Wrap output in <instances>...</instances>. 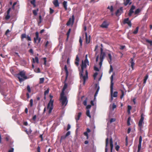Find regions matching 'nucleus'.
Wrapping results in <instances>:
<instances>
[{"mask_svg":"<svg viewBox=\"0 0 152 152\" xmlns=\"http://www.w3.org/2000/svg\"><path fill=\"white\" fill-rule=\"evenodd\" d=\"M123 9L122 7H121L119 9H118L115 12V15L116 16H118L120 15L122 12Z\"/></svg>","mask_w":152,"mask_h":152,"instance_id":"obj_12","label":"nucleus"},{"mask_svg":"<svg viewBox=\"0 0 152 152\" xmlns=\"http://www.w3.org/2000/svg\"><path fill=\"white\" fill-rule=\"evenodd\" d=\"M130 0H126V1L124 3V4L125 6L127 5L130 2Z\"/></svg>","mask_w":152,"mask_h":152,"instance_id":"obj_37","label":"nucleus"},{"mask_svg":"<svg viewBox=\"0 0 152 152\" xmlns=\"http://www.w3.org/2000/svg\"><path fill=\"white\" fill-rule=\"evenodd\" d=\"M140 10L139 9H137L134 12L135 14H136L140 12Z\"/></svg>","mask_w":152,"mask_h":152,"instance_id":"obj_44","label":"nucleus"},{"mask_svg":"<svg viewBox=\"0 0 152 152\" xmlns=\"http://www.w3.org/2000/svg\"><path fill=\"white\" fill-rule=\"evenodd\" d=\"M99 86L97 89V90L96 92V93H95V94L94 95V97H95L97 95V94L98 93V91H99ZM95 98H94V99Z\"/></svg>","mask_w":152,"mask_h":152,"instance_id":"obj_39","label":"nucleus"},{"mask_svg":"<svg viewBox=\"0 0 152 152\" xmlns=\"http://www.w3.org/2000/svg\"><path fill=\"white\" fill-rule=\"evenodd\" d=\"M27 89L28 93H30L31 92V89L29 85H27Z\"/></svg>","mask_w":152,"mask_h":152,"instance_id":"obj_32","label":"nucleus"},{"mask_svg":"<svg viewBox=\"0 0 152 152\" xmlns=\"http://www.w3.org/2000/svg\"><path fill=\"white\" fill-rule=\"evenodd\" d=\"M36 0H32L30 2L31 4H32L33 7H35L36 6V5L35 4Z\"/></svg>","mask_w":152,"mask_h":152,"instance_id":"obj_25","label":"nucleus"},{"mask_svg":"<svg viewBox=\"0 0 152 152\" xmlns=\"http://www.w3.org/2000/svg\"><path fill=\"white\" fill-rule=\"evenodd\" d=\"M110 12H113V6H111L110 7Z\"/></svg>","mask_w":152,"mask_h":152,"instance_id":"obj_56","label":"nucleus"},{"mask_svg":"<svg viewBox=\"0 0 152 152\" xmlns=\"http://www.w3.org/2000/svg\"><path fill=\"white\" fill-rule=\"evenodd\" d=\"M53 3L54 4V6L56 7H58L59 6V4L58 1V0H54L53 1Z\"/></svg>","mask_w":152,"mask_h":152,"instance_id":"obj_19","label":"nucleus"},{"mask_svg":"<svg viewBox=\"0 0 152 152\" xmlns=\"http://www.w3.org/2000/svg\"><path fill=\"white\" fill-rule=\"evenodd\" d=\"M34 71L36 73H39L40 72V69L39 68H35L34 69Z\"/></svg>","mask_w":152,"mask_h":152,"instance_id":"obj_34","label":"nucleus"},{"mask_svg":"<svg viewBox=\"0 0 152 152\" xmlns=\"http://www.w3.org/2000/svg\"><path fill=\"white\" fill-rule=\"evenodd\" d=\"M121 94L120 96V99H122L123 98L124 96V92L123 90H121Z\"/></svg>","mask_w":152,"mask_h":152,"instance_id":"obj_30","label":"nucleus"},{"mask_svg":"<svg viewBox=\"0 0 152 152\" xmlns=\"http://www.w3.org/2000/svg\"><path fill=\"white\" fill-rule=\"evenodd\" d=\"M67 87V85L66 83L64 84V86L62 90L63 91H64L66 88Z\"/></svg>","mask_w":152,"mask_h":152,"instance_id":"obj_40","label":"nucleus"},{"mask_svg":"<svg viewBox=\"0 0 152 152\" xmlns=\"http://www.w3.org/2000/svg\"><path fill=\"white\" fill-rule=\"evenodd\" d=\"M135 6L134 5H132L130 10L133 11V10L135 9Z\"/></svg>","mask_w":152,"mask_h":152,"instance_id":"obj_64","label":"nucleus"},{"mask_svg":"<svg viewBox=\"0 0 152 152\" xmlns=\"http://www.w3.org/2000/svg\"><path fill=\"white\" fill-rule=\"evenodd\" d=\"M71 18H70L69 19V21L67 22V23H66V25H67V26H69V25L71 23Z\"/></svg>","mask_w":152,"mask_h":152,"instance_id":"obj_51","label":"nucleus"},{"mask_svg":"<svg viewBox=\"0 0 152 152\" xmlns=\"http://www.w3.org/2000/svg\"><path fill=\"white\" fill-rule=\"evenodd\" d=\"M99 86L97 89V90L96 92V93H95V94L94 95V97H95L97 95V94L98 93V91H99ZM95 98H94V99Z\"/></svg>","mask_w":152,"mask_h":152,"instance_id":"obj_38","label":"nucleus"},{"mask_svg":"<svg viewBox=\"0 0 152 152\" xmlns=\"http://www.w3.org/2000/svg\"><path fill=\"white\" fill-rule=\"evenodd\" d=\"M81 112H79L78 113L77 116L75 117V118L77 122L80 119V118L81 116Z\"/></svg>","mask_w":152,"mask_h":152,"instance_id":"obj_21","label":"nucleus"},{"mask_svg":"<svg viewBox=\"0 0 152 152\" xmlns=\"http://www.w3.org/2000/svg\"><path fill=\"white\" fill-rule=\"evenodd\" d=\"M10 14H7L6 16L5 17V19L7 20H8L10 18Z\"/></svg>","mask_w":152,"mask_h":152,"instance_id":"obj_46","label":"nucleus"},{"mask_svg":"<svg viewBox=\"0 0 152 152\" xmlns=\"http://www.w3.org/2000/svg\"><path fill=\"white\" fill-rule=\"evenodd\" d=\"M84 134L87 137V139L88 138V134L87 132H85L84 133Z\"/></svg>","mask_w":152,"mask_h":152,"instance_id":"obj_60","label":"nucleus"},{"mask_svg":"<svg viewBox=\"0 0 152 152\" xmlns=\"http://www.w3.org/2000/svg\"><path fill=\"white\" fill-rule=\"evenodd\" d=\"M87 64L88 65H89V62L88 59H86L84 61H82V64L81 65V70L79 73L80 79L83 80V84L84 85L85 84L86 80L88 78V72L86 70L85 75H83V69L86 68Z\"/></svg>","mask_w":152,"mask_h":152,"instance_id":"obj_1","label":"nucleus"},{"mask_svg":"<svg viewBox=\"0 0 152 152\" xmlns=\"http://www.w3.org/2000/svg\"><path fill=\"white\" fill-rule=\"evenodd\" d=\"M64 91H63V90H62V91L60 95V98H62V97H66L64 96Z\"/></svg>","mask_w":152,"mask_h":152,"instance_id":"obj_43","label":"nucleus"},{"mask_svg":"<svg viewBox=\"0 0 152 152\" xmlns=\"http://www.w3.org/2000/svg\"><path fill=\"white\" fill-rule=\"evenodd\" d=\"M50 14H52L54 11V10L52 9L51 8H50Z\"/></svg>","mask_w":152,"mask_h":152,"instance_id":"obj_54","label":"nucleus"},{"mask_svg":"<svg viewBox=\"0 0 152 152\" xmlns=\"http://www.w3.org/2000/svg\"><path fill=\"white\" fill-rule=\"evenodd\" d=\"M100 61L99 63V65L100 67L102 65V63L103 60L105 56V53L104 52H103V49L102 48H101L100 49Z\"/></svg>","mask_w":152,"mask_h":152,"instance_id":"obj_4","label":"nucleus"},{"mask_svg":"<svg viewBox=\"0 0 152 152\" xmlns=\"http://www.w3.org/2000/svg\"><path fill=\"white\" fill-rule=\"evenodd\" d=\"M126 145L127 146L128 145V137L126 136Z\"/></svg>","mask_w":152,"mask_h":152,"instance_id":"obj_55","label":"nucleus"},{"mask_svg":"<svg viewBox=\"0 0 152 152\" xmlns=\"http://www.w3.org/2000/svg\"><path fill=\"white\" fill-rule=\"evenodd\" d=\"M144 118L143 116L142 115L141 116V118L139 120L138 123V126L140 128V130L141 129V128L142 126V124L143 123V121L144 120Z\"/></svg>","mask_w":152,"mask_h":152,"instance_id":"obj_8","label":"nucleus"},{"mask_svg":"<svg viewBox=\"0 0 152 152\" xmlns=\"http://www.w3.org/2000/svg\"><path fill=\"white\" fill-rule=\"evenodd\" d=\"M115 150L117 151H118L119 150V148H120V146L118 145H117L115 146Z\"/></svg>","mask_w":152,"mask_h":152,"instance_id":"obj_52","label":"nucleus"},{"mask_svg":"<svg viewBox=\"0 0 152 152\" xmlns=\"http://www.w3.org/2000/svg\"><path fill=\"white\" fill-rule=\"evenodd\" d=\"M60 100L62 106H66V105L68 101L66 97H62V98H60Z\"/></svg>","mask_w":152,"mask_h":152,"instance_id":"obj_5","label":"nucleus"},{"mask_svg":"<svg viewBox=\"0 0 152 152\" xmlns=\"http://www.w3.org/2000/svg\"><path fill=\"white\" fill-rule=\"evenodd\" d=\"M139 28L138 27H137L136 28L135 30L133 32V34H137Z\"/></svg>","mask_w":152,"mask_h":152,"instance_id":"obj_26","label":"nucleus"},{"mask_svg":"<svg viewBox=\"0 0 152 152\" xmlns=\"http://www.w3.org/2000/svg\"><path fill=\"white\" fill-rule=\"evenodd\" d=\"M87 100H86V99L83 102V104L85 106H86L87 105Z\"/></svg>","mask_w":152,"mask_h":152,"instance_id":"obj_61","label":"nucleus"},{"mask_svg":"<svg viewBox=\"0 0 152 152\" xmlns=\"http://www.w3.org/2000/svg\"><path fill=\"white\" fill-rule=\"evenodd\" d=\"M94 70L97 71H99L98 68L96 67V66H94Z\"/></svg>","mask_w":152,"mask_h":152,"instance_id":"obj_57","label":"nucleus"},{"mask_svg":"<svg viewBox=\"0 0 152 152\" xmlns=\"http://www.w3.org/2000/svg\"><path fill=\"white\" fill-rule=\"evenodd\" d=\"M123 23L124 24H127L130 27L132 26L131 22L129 20V18H125L123 21Z\"/></svg>","mask_w":152,"mask_h":152,"instance_id":"obj_9","label":"nucleus"},{"mask_svg":"<svg viewBox=\"0 0 152 152\" xmlns=\"http://www.w3.org/2000/svg\"><path fill=\"white\" fill-rule=\"evenodd\" d=\"M17 76L20 82H22L24 80L27 79V77L25 75V72L24 71L20 72L17 74Z\"/></svg>","mask_w":152,"mask_h":152,"instance_id":"obj_2","label":"nucleus"},{"mask_svg":"<svg viewBox=\"0 0 152 152\" xmlns=\"http://www.w3.org/2000/svg\"><path fill=\"white\" fill-rule=\"evenodd\" d=\"M108 138H107L106 140V142H105V152H107V147L108 146Z\"/></svg>","mask_w":152,"mask_h":152,"instance_id":"obj_18","label":"nucleus"},{"mask_svg":"<svg viewBox=\"0 0 152 152\" xmlns=\"http://www.w3.org/2000/svg\"><path fill=\"white\" fill-rule=\"evenodd\" d=\"M114 75V73H113V75H112L110 77V88L111 89V92L113 91V86L114 85V83L113 82V75Z\"/></svg>","mask_w":152,"mask_h":152,"instance_id":"obj_11","label":"nucleus"},{"mask_svg":"<svg viewBox=\"0 0 152 152\" xmlns=\"http://www.w3.org/2000/svg\"><path fill=\"white\" fill-rule=\"evenodd\" d=\"M132 109V107L130 105H128L127 106V111L128 113H130V110Z\"/></svg>","mask_w":152,"mask_h":152,"instance_id":"obj_42","label":"nucleus"},{"mask_svg":"<svg viewBox=\"0 0 152 152\" xmlns=\"http://www.w3.org/2000/svg\"><path fill=\"white\" fill-rule=\"evenodd\" d=\"M108 58L107 59L109 63L111 64L112 63V56L110 53H108Z\"/></svg>","mask_w":152,"mask_h":152,"instance_id":"obj_16","label":"nucleus"},{"mask_svg":"<svg viewBox=\"0 0 152 152\" xmlns=\"http://www.w3.org/2000/svg\"><path fill=\"white\" fill-rule=\"evenodd\" d=\"M85 36L86 43L88 44L90 42V37L89 36V37L88 38L87 33L86 32L85 33Z\"/></svg>","mask_w":152,"mask_h":152,"instance_id":"obj_15","label":"nucleus"},{"mask_svg":"<svg viewBox=\"0 0 152 152\" xmlns=\"http://www.w3.org/2000/svg\"><path fill=\"white\" fill-rule=\"evenodd\" d=\"M131 117H129V118H128L127 119V124L128 126H129L130 125V121L131 120Z\"/></svg>","mask_w":152,"mask_h":152,"instance_id":"obj_33","label":"nucleus"},{"mask_svg":"<svg viewBox=\"0 0 152 152\" xmlns=\"http://www.w3.org/2000/svg\"><path fill=\"white\" fill-rule=\"evenodd\" d=\"M44 77L41 78L39 79V84H42L44 83Z\"/></svg>","mask_w":152,"mask_h":152,"instance_id":"obj_31","label":"nucleus"},{"mask_svg":"<svg viewBox=\"0 0 152 152\" xmlns=\"http://www.w3.org/2000/svg\"><path fill=\"white\" fill-rule=\"evenodd\" d=\"M64 70L65 71L66 74V78L68 76V71L67 67V66L66 65H65L64 66Z\"/></svg>","mask_w":152,"mask_h":152,"instance_id":"obj_20","label":"nucleus"},{"mask_svg":"<svg viewBox=\"0 0 152 152\" xmlns=\"http://www.w3.org/2000/svg\"><path fill=\"white\" fill-rule=\"evenodd\" d=\"M70 134V131L66 133V135H65L66 136V137H67L68 136H69Z\"/></svg>","mask_w":152,"mask_h":152,"instance_id":"obj_58","label":"nucleus"},{"mask_svg":"<svg viewBox=\"0 0 152 152\" xmlns=\"http://www.w3.org/2000/svg\"><path fill=\"white\" fill-rule=\"evenodd\" d=\"M49 88H48L47 90H46L44 92V95H46L48 94L49 92Z\"/></svg>","mask_w":152,"mask_h":152,"instance_id":"obj_45","label":"nucleus"},{"mask_svg":"<svg viewBox=\"0 0 152 152\" xmlns=\"http://www.w3.org/2000/svg\"><path fill=\"white\" fill-rule=\"evenodd\" d=\"M38 11V9H37V10H33V13L34 15L36 16L37 15V12Z\"/></svg>","mask_w":152,"mask_h":152,"instance_id":"obj_29","label":"nucleus"},{"mask_svg":"<svg viewBox=\"0 0 152 152\" xmlns=\"http://www.w3.org/2000/svg\"><path fill=\"white\" fill-rule=\"evenodd\" d=\"M109 25V23L106 21L103 22L101 25L100 27L103 28H107Z\"/></svg>","mask_w":152,"mask_h":152,"instance_id":"obj_10","label":"nucleus"},{"mask_svg":"<svg viewBox=\"0 0 152 152\" xmlns=\"http://www.w3.org/2000/svg\"><path fill=\"white\" fill-rule=\"evenodd\" d=\"M113 68L112 66L111 65L110 66V71H109V73H110L111 72L113 71Z\"/></svg>","mask_w":152,"mask_h":152,"instance_id":"obj_53","label":"nucleus"},{"mask_svg":"<svg viewBox=\"0 0 152 152\" xmlns=\"http://www.w3.org/2000/svg\"><path fill=\"white\" fill-rule=\"evenodd\" d=\"M63 5L64 8L66 10H67V2L64 1L63 2Z\"/></svg>","mask_w":152,"mask_h":152,"instance_id":"obj_24","label":"nucleus"},{"mask_svg":"<svg viewBox=\"0 0 152 152\" xmlns=\"http://www.w3.org/2000/svg\"><path fill=\"white\" fill-rule=\"evenodd\" d=\"M46 58L45 57L43 58V59L44 61V64L45 65H46V64L47 60H46Z\"/></svg>","mask_w":152,"mask_h":152,"instance_id":"obj_49","label":"nucleus"},{"mask_svg":"<svg viewBox=\"0 0 152 152\" xmlns=\"http://www.w3.org/2000/svg\"><path fill=\"white\" fill-rule=\"evenodd\" d=\"M86 115L88 116L89 117V118L91 117V116L90 115V111L89 110H87L86 112Z\"/></svg>","mask_w":152,"mask_h":152,"instance_id":"obj_36","label":"nucleus"},{"mask_svg":"<svg viewBox=\"0 0 152 152\" xmlns=\"http://www.w3.org/2000/svg\"><path fill=\"white\" fill-rule=\"evenodd\" d=\"M39 21H38V23L39 24L40 23L42 22V16L41 15H39Z\"/></svg>","mask_w":152,"mask_h":152,"instance_id":"obj_48","label":"nucleus"},{"mask_svg":"<svg viewBox=\"0 0 152 152\" xmlns=\"http://www.w3.org/2000/svg\"><path fill=\"white\" fill-rule=\"evenodd\" d=\"M70 128H71V126H70V124H68L67 127V128L66 129V130L68 131V130H69L70 129Z\"/></svg>","mask_w":152,"mask_h":152,"instance_id":"obj_62","label":"nucleus"},{"mask_svg":"<svg viewBox=\"0 0 152 152\" xmlns=\"http://www.w3.org/2000/svg\"><path fill=\"white\" fill-rule=\"evenodd\" d=\"M142 140V137L141 136H140L139 138V144L138 146V150L137 152H140V151L141 149Z\"/></svg>","mask_w":152,"mask_h":152,"instance_id":"obj_7","label":"nucleus"},{"mask_svg":"<svg viewBox=\"0 0 152 152\" xmlns=\"http://www.w3.org/2000/svg\"><path fill=\"white\" fill-rule=\"evenodd\" d=\"M21 39L22 41H23L24 38H26L28 41H31V39L30 37L28 35L26 36L25 34H21Z\"/></svg>","mask_w":152,"mask_h":152,"instance_id":"obj_6","label":"nucleus"},{"mask_svg":"<svg viewBox=\"0 0 152 152\" xmlns=\"http://www.w3.org/2000/svg\"><path fill=\"white\" fill-rule=\"evenodd\" d=\"M40 148L39 146H38L37 148V152H41L40 151Z\"/></svg>","mask_w":152,"mask_h":152,"instance_id":"obj_63","label":"nucleus"},{"mask_svg":"<svg viewBox=\"0 0 152 152\" xmlns=\"http://www.w3.org/2000/svg\"><path fill=\"white\" fill-rule=\"evenodd\" d=\"M134 12V11L131 10H129V12L128 14V15L129 16H131L132 15V14Z\"/></svg>","mask_w":152,"mask_h":152,"instance_id":"obj_41","label":"nucleus"},{"mask_svg":"<svg viewBox=\"0 0 152 152\" xmlns=\"http://www.w3.org/2000/svg\"><path fill=\"white\" fill-rule=\"evenodd\" d=\"M148 77V74H147L145 77L144 79L143 80V83L145 84L146 83V81Z\"/></svg>","mask_w":152,"mask_h":152,"instance_id":"obj_23","label":"nucleus"},{"mask_svg":"<svg viewBox=\"0 0 152 152\" xmlns=\"http://www.w3.org/2000/svg\"><path fill=\"white\" fill-rule=\"evenodd\" d=\"M116 120V119L115 118H111L110 120V123H112L113 122H115Z\"/></svg>","mask_w":152,"mask_h":152,"instance_id":"obj_50","label":"nucleus"},{"mask_svg":"<svg viewBox=\"0 0 152 152\" xmlns=\"http://www.w3.org/2000/svg\"><path fill=\"white\" fill-rule=\"evenodd\" d=\"M79 61V59L78 57V56L77 55L76 56L75 62V64L76 66H78V65Z\"/></svg>","mask_w":152,"mask_h":152,"instance_id":"obj_17","label":"nucleus"},{"mask_svg":"<svg viewBox=\"0 0 152 152\" xmlns=\"http://www.w3.org/2000/svg\"><path fill=\"white\" fill-rule=\"evenodd\" d=\"M29 52L30 53H31L32 54H33L34 53L33 50L32 49H31L29 50Z\"/></svg>","mask_w":152,"mask_h":152,"instance_id":"obj_59","label":"nucleus"},{"mask_svg":"<svg viewBox=\"0 0 152 152\" xmlns=\"http://www.w3.org/2000/svg\"><path fill=\"white\" fill-rule=\"evenodd\" d=\"M118 92L117 91H115L113 94V96L114 97H116L117 96Z\"/></svg>","mask_w":152,"mask_h":152,"instance_id":"obj_35","label":"nucleus"},{"mask_svg":"<svg viewBox=\"0 0 152 152\" xmlns=\"http://www.w3.org/2000/svg\"><path fill=\"white\" fill-rule=\"evenodd\" d=\"M110 152H112V150L113 147V141L112 139L111 138L110 140Z\"/></svg>","mask_w":152,"mask_h":152,"instance_id":"obj_14","label":"nucleus"},{"mask_svg":"<svg viewBox=\"0 0 152 152\" xmlns=\"http://www.w3.org/2000/svg\"><path fill=\"white\" fill-rule=\"evenodd\" d=\"M130 63L131 64V67L132 69V70L134 69V66L135 65V63L134 61V58H131L130 60Z\"/></svg>","mask_w":152,"mask_h":152,"instance_id":"obj_13","label":"nucleus"},{"mask_svg":"<svg viewBox=\"0 0 152 152\" xmlns=\"http://www.w3.org/2000/svg\"><path fill=\"white\" fill-rule=\"evenodd\" d=\"M71 29L70 28L69 29L68 32H67L66 33V35H67V38L66 39L67 40L68 39V38L69 37V35L70 33L71 32Z\"/></svg>","mask_w":152,"mask_h":152,"instance_id":"obj_28","label":"nucleus"},{"mask_svg":"<svg viewBox=\"0 0 152 152\" xmlns=\"http://www.w3.org/2000/svg\"><path fill=\"white\" fill-rule=\"evenodd\" d=\"M50 97L51 99H50L48 104L47 108L48 109H49V113L50 114L53 109V100L52 99V98L53 97V96H52L50 95Z\"/></svg>","mask_w":152,"mask_h":152,"instance_id":"obj_3","label":"nucleus"},{"mask_svg":"<svg viewBox=\"0 0 152 152\" xmlns=\"http://www.w3.org/2000/svg\"><path fill=\"white\" fill-rule=\"evenodd\" d=\"M145 41L149 43L150 45L151 46H152V40H149V39H145Z\"/></svg>","mask_w":152,"mask_h":152,"instance_id":"obj_27","label":"nucleus"},{"mask_svg":"<svg viewBox=\"0 0 152 152\" xmlns=\"http://www.w3.org/2000/svg\"><path fill=\"white\" fill-rule=\"evenodd\" d=\"M30 104L31 107H32L33 105V100L32 99H31L30 100Z\"/></svg>","mask_w":152,"mask_h":152,"instance_id":"obj_47","label":"nucleus"},{"mask_svg":"<svg viewBox=\"0 0 152 152\" xmlns=\"http://www.w3.org/2000/svg\"><path fill=\"white\" fill-rule=\"evenodd\" d=\"M33 61L34 63L36 62L37 63H39V59L36 56L35 57V58H33Z\"/></svg>","mask_w":152,"mask_h":152,"instance_id":"obj_22","label":"nucleus"}]
</instances>
